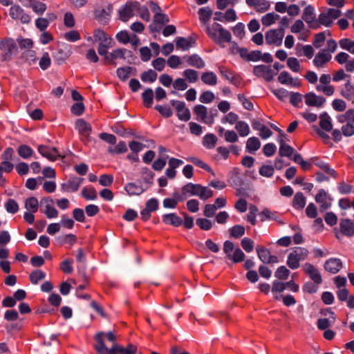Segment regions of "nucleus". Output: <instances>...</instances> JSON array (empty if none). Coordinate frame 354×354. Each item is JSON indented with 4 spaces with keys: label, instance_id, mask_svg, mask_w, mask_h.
Segmentation results:
<instances>
[{
    "label": "nucleus",
    "instance_id": "42",
    "mask_svg": "<svg viewBox=\"0 0 354 354\" xmlns=\"http://www.w3.org/2000/svg\"><path fill=\"white\" fill-rule=\"evenodd\" d=\"M203 82L209 86H215L217 84V76L213 72H205L201 75Z\"/></svg>",
    "mask_w": 354,
    "mask_h": 354
},
{
    "label": "nucleus",
    "instance_id": "35",
    "mask_svg": "<svg viewBox=\"0 0 354 354\" xmlns=\"http://www.w3.org/2000/svg\"><path fill=\"white\" fill-rule=\"evenodd\" d=\"M292 207L297 209H302L306 205V198L302 192H297L294 196Z\"/></svg>",
    "mask_w": 354,
    "mask_h": 354
},
{
    "label": "nucleus",
    "instance_id": "43",
    "mask_svg": "<svg viewBox=\"0 0 354 354\" xmlns=\"http://www.w3.org/2000/svg\"><path fill=\"white\" fill-rule=\"evenodd\" d=\"M24 207L27 211L37 212L39 208V202L37 198L33 196L28 198L25 201Z\"/></svg>",
    "mask_w": 354,
    "mask_h": 354
},
{
    "label": "nucleus",
    "instance_id": "55",
    "mask_svg": "<svg viewBox=\"0 0 354 354\" xmlns=\"http://www.w3.org/2000/svg\"><path fill=\"white\" fill-rule=\"evenodd\" d=\"M157 76V73L154 71L150 69L142 74L141 80L145 82H147L152 83L156 81Z\"/></svg>",
    "mask_w": 354,
    "mask_h": 354
},
{
    "label": "nucleus",
    "instance_id": "30",
    "mask_svg": "<svg viewBox=\"0 0 354 354\" xmlns=\"http://www.w3.org/2000/svg\"><path fill=\"white\" fill-rule=\"evenodd\" d=\"M311 162L313 164L316 165L317 167H319L321 169L326 172L328 174H329L330 176L335 178L336 173L334 171V169L330 168L328 164L323 162L322 160H319L317 158H313L311 159Z\"/></svg>",
    "mask_w": 354,
    "mask_h": 354
},
{
    "label": "nucleus",
    "instance_id": "1",
    "mask_svg": "<svg viewBox=\"0 0 354 354\" xmlns=\"http://www.w3.org/2000/svg\"><path fill=\"white\" fill-rule=\"evenodd\" d=\"M103 333H100L96 336L97 343L95 348L98 354H136L137 348L133 344H129L124 348L118 344H114L111 348L109 349L105 346L103 341Z\"/></svg>",
    "mask_w": 354,
    "mask_h": 354
},
{
    "label": "nucleus",
    "instance_id": "33",
    "mask_svg": "<svg viewBox=\"0 0 354 354\" xmlns=\"http://www.w3.org/2000/svg\"><path fill=\"white\" fill-rule=\"evenodd\" d=\"M246 150L250 153H254L261 147V142L257 137H251L248 139L246 142Z\"/></svg>",
    "mask_w": 354,
    "mask_h": 354
},
{
    "label": "nucleus",
    "instance_id": "60",
    "mask_svg": "<svg viewBox=\"0 0 354 354\" xmlns=\"http://www.w3.org/2000/svg\"><path fill=\"white\" fill-rule=\"evenodd\" d=\"M289 274V270L284 266L279 267L274 273L275 277H277L279 279L283 280L288 279Z\"/></svg>",
    "mask_w": 354,
    "mask_h": 354
},
{
    "label": "nucleus",
    "instance_id": "46",
    "mask_svg": "<svg viewBox=\"0 0 354 354\" xmlns=\"http://www.w3.org/2000/svg\"><path fill=\"white\" fill-rule=\"evenodd\" d=\"M339 44L341 48L354 55V41L348 38H344L339 41Z\"/></svg>",
    "mask_w": 354,
    "mask_h": 354
},
{
    "label": "nucleus",
    "instance_id": "15",
    "mask_svg": "<svg viewBox=\"0 0 354 354\" xmlns=\"http://www.w3.org/2000/svg\"><path fill=\"white\" fill-rule=\"evenodd\" d=\"M39 153L44 158L48 159L50 161L56 160L60 154L55 147H50L46 145H39L38 146Z\"/></svg>",
    "mask_w": 354,
    "mask_h": 354
},
{
    "label": "nucleus",
    "instance_id": "64",
    "mask_svg": "<svg viewBox=\"0 0 354 354\" xmlns=\"http://www.w3.org/2000/svg\"><path fill=\"white\" fill-rule=\"evenodd\" d=\"M230 235L234 238H239L245 234V227L240 225H236L230 230Z\"/></svg>",
    "mask_w": 354,
    "mask_h": 354
},
{
    "label": "nucleus",
    "instance_id": "62",
    "mask_svg": "<svg viewBox=\"0 0 354 354\" xmlns=\"http://www.w3.org/2000/svg\"><path fill=\"white\" fill-rule=\"evenodd\" d=\"M224 139L227 142L234 143L239 140V136L234 131L226 130L224 132Z\"/></svg>",
    "mask_w": 354,
    "mask_h": 354
},
{
    "label": "nucleus",
    "instance_id": "57",
    "mask_svg": "<svg viewBox=\"0 0 354 354\" xmlns=\"http://www.w3.org/2000/svg\"><path fill=\"white\" fill-rule=\"evenodd\" d=\"M295 149L288 144L279 146V153L281 156L291 157L294 154Z\"/></svg>",
    "mask_w": 354,
    "mask_h": 354
},
{
    "label": "nucleus",
    "instance_id": "36",
    "mask_svg": "<svg viewBox=\"0 0 354 354\" xmlns=\"http://www.w3.org/2000/svg\"><path fill=\"white\" fill-rule=\"evenodd\" d=\"M217 138L214 133H207L203 138V145L208 149L215 147L217 143Z\"/></svg>",
    "mask_w": 354,
    "mask_h": 354
},
{
    "label": "nucleus",
    "instance_id": "22",
    "mask_svg": "<svg viewBox=\"0 0 354 354\" xmlns=\"http://www.w3.org/2000/svg\"><path fill=\"white\" fill-rule=\"evenodd\" d=\"M342 267L340 259L337 258H331L327 260L324 264V268L326 271L335 274L338 272Z\"/></svg>",
    "mask_w": 354,
    "mask_h": 354
},
{
    "label": "nucleus",
    "instance_id": "31",
    "mask_svg": "<svg viewBox=\"0 0 354 354\" xmlns=\"http://www.w3.org/2000/svg\"><path fill=\"white\" fill-rule=\"evenodd\" d=\"M162 221L166 224L178 227L183 223L182 219L175 214H167L162 216Z\"/></svg>",
    "mask_w": 354,
    "mask_h": 354
},
{
    "label": "nucleus",
    "instance_id": "48",
    "mask_svg": "<svg viewBox=\"0 0 354 354\" xmlns=\"http://www.w3.org/2000/svg\"><path fill=\"white\" fill-rule=\"evenodd\" d=\"M176 46L178 49L183 50H187L192 46V42L190 40L184 37H178L176 40Z\"/></svg>",
    "mask_w": 354,
    "mask_h": 354
},
{
    "label": "nucleus",
    "instance_id": "49",
    "mask_svg": "<svg viewBox=\"0 0 354 354\" xmlns=\"http://www.w3.org/2000/svg\"><path fill=\"white\" fill-rule=\"evenodd\" d=\"M187 160L189 161H190L191 162H192L196 166L201 167V168L210 172L213 175H214V173L212 171V169L201 159L196 158V157H191V158H189Z\"/></svg>",
    "mask_w": 354,
    "mask_h": 354
},
{
    "label": "nucleus",
    "instance_id": "54",
    "mask_svg": "<svg viewBox=\"0 0 354 354\" xmlns=\"http://www.w3.org/2000/svg\"><path fill=\"white\" fill-rule=\"evenodd\" d=\"M239 115L234 112H230L227 115H224L221 118V122L223 124H230L231 125L235 124L238 122Z\"/></svg>",
    "mask_w": 354,
    "mask_h": 354
},
{
    "label": "nucleus",
    "instance_id": "17",
    "mask_svg": "<svg viewBox=\"0 0 354 354\" xmlns=\"http://www.w3.org/2000/svg\"><path fill=\"white\" fill-rule=\"evenodd\" d=\"M245 3L258 12H264L270 7V3L268 0H245Z\"/></svg>",
    "mask_w": 354,
    "mask_h": 354
},
{
    "label": "nucleus",
    "instance_id": "58",
    "mask_svg": "<svg viewBox=\"0 0 354 354\" xmlns=\"http://www.w3.org/2000/svg\"><path fill=\"white\" fill-rule=\"evenodd\" d=\"M183 75L190 83H194L198 79V72L193 69H186L183 72Z\"/></svg>",
    "mask_w": 354,
    "mask_h": 354
},
{
    "label": "nucleus",
    "instance_id": "50",
    "mask_svg": "<svg viewBox=\"0 0 354 354\" xmlns=\"http://www.w3.org/2000/svg\"><path fill=\"white\" fill-rule=\"evenodd\" d=\"M132 71H133V68L129 67V66L119 68L117 70V74H118V77L121 80L124 81L130 77Z\"/></svg>",
    "mask_w": 354,
    "mask_h": 354
},
{
    "label": "nucleus",
    "instance_id": "2",
    "mask_svg": "<svg viewBox=\"0 0 354 354\" xmlns=\"http://www.w3.org/2000/svg\"><path fill=\"white\" fill-rule=\"evenodd\" d=\"M206 32L211 39L223 48L225 42H230L232 39L230 32L218 23L207 26Z\"/></svg>",
    "mask_w": 354,
    "mask_h": 354
},
{
    "label": "nucleus",
    "instance_id": "11",
    "mask_svg": "<svg viewBox=\"0 0 354 354\" xmlns=\"http://www.w3.org/2000/svg\"><path fill=\"white\" fill-rule=\"evenodd\" d=\"M75 126L81 137V140L82 141H88L92 131L90 124L83 119H77Z\"/></svg>",
    "mask_w": 354,
    "mask_h": 354
},
{
    "label": "nucleus",
    "instance_id": "41",
    "mask_svg": "<svg viewBox=\"0 0 354 354\" xmlns=\"http://www.w3.org/2000/svg\"><path fill=\"white\" fill-rule=\"evenodd\" d=\"M235 129L241 137H245L249 135L250 130L248 123L245 121H238L235 124Z\"/></svg>",
    "mask_w": 354,
    "mask_h": 354
},
{
    "label": "nucleus",
    "instance_id": "19",
    "mask_svg": "<svg viewBox=\"0 0 354 354\" xmlns=\"http://www.w3.org/2000/svg\"><path fill=\"white\" fill-rule=\"evenodd\" d=\"M277 80L281 84L292 87H299L300 86L299 80L297 79H294L287 71L281 72L279 75Z\"/></svg>",
    "mask_w": 354,
    "mask_h": 354
},
{
    "label": "nucleus",
    "instance_id": "32",
    "mask_svg": "<svg viewBox=\"0 0 354 354\" xmlns=\"http://www.w3.org/2000/svg\"><path fill=\"white\" fill-rule=\"evenodd\" d=\"M198 184L187 183L182 187L181 193L180 195H183L185 197V200L191 196H196Z\"/></svg>",
    "mask_w": 354,
    "mask_h": 354
},
{
    "label": "nucleus",
    "instance_id": "38",
    "mask_svg": "<svg viewBox=\"0 0 354 354\" xmlns=\"http://www.w3.org/2000/svg\"><path fill=\"white\" fill-rule=\"evenodd\" d=\"M337 119L340 123L354 124V109H348L344 113L337 115Z\"/></svg>",
    "mask_w": 354,
    "mask_h": 354
},
{
    "label": "nucleus",
    "instance_id": "61",
    "mask_svg": "<svg viewBox=\"0 0 354 354\" xmlns=\"http://www.w3.org/2000/svg\"><path fill=\"white\" fill-rule=\"evenodd\" d=\"M287 65L288 68L295 73H298L300 71L301 66L299 62L295 57H289L287 59Z\"/></svg>",
    "mask_w": 354,
    "mask_h": 354
},
{
    "label": "nucleus",
    "instance_id": "40",
    "mask_svg": "<svg viewBox=\"0 0 354 354\" xmlns=\"http://www.w3.org/2000/svg\"><path fill=\"white\" fill-rule=\"evenodd\" d=\"M280 19V16L274 12H269L263 15L261 18V23L264 26H270Z\"/></svg>",
    "mask_w": 354,
    "mask_h": 354
},
{
    "label": "nucleus",
    "instance_id": "59",
    "mask_svg": "<svg viewBox=\"0 0 354 354\" xmlns=\"http://www.w3.org/2000/svg\"><path fill=\"white\" fill-rule=\"evenodd\" d=\"M127 151V145L124 141H120L114 147H110L109 149V152L111 153H122Z\"/></svg>",
    "mask_w": 354,
    "mask_h": 354
},
{
    "label": "nucleus",
    "instance_id": "45",
    "mask_svg": "<svg viewBox=\"0 0 354 354\" xmlns=\"http://www.w3.org/2000/svg\"><path fill=\"white\" fill-rule=\"evenodd\" d=\"M17 153L22 158L28 159L32 156L34 151L30 147L26 145H21L18 147Z\"/></svg>",
    "mask_w": 354,
    "mask_h": 354
},
{
    "label": "nucleus",
    "instance_id": "9",
    "mask_svg": "<svg viewBox=\"0 0 354 354\" xmlns=\"http://www.w3.org/2000/svg\"><path fill=\"white\" fill-rule=\"evenodd\" d=\"M9 15L12 19L19 20L22 24H29L31 20L30 16L26 13L20 6L17 4L11 6Z\"/></svg>",
    "mask_w": 354,
    "mask_h": 354
},
{
    "label": "nucleus",
    "instance_id": "14",
    "mask_svg": "<svg viewBox=\"0 0 354 354\" xmlns=\"http://www.w3.org/2000/svg\"><path fill=\"white\" fill-rule=\"evenodd\" d=\"M303 270L307 274L309 277L314 281L317 285L322 283V275L317 268L310 263H306L303 267Z\"/></svg>",
    "mask_w": 354,
    "mask_h": 354
},
{
    "label": "nucleus",
    "instance_id": "10",
    "mask_svg": "<svg viewBox=\"0 0 354 354\" xmlns=\"http://www.w3.org/2000/svg\"><path fill=\"white\" fill-rule=\"evenodd\" d=\"M42 206V212L48 218H55L58 216L59 212L54 207V201L49 198H42L40 201Z\"/></svg>",
    "mask_w": 354,
    "mask_h": 354
},
{
    "label": "nucleus",
    "instance_id": "25",
    "mask_svg": "<svg viewBox=\"0 0 354 354\" xmlns=\"http://www.w3.org/2000/svg\"><path fill=\"white\" fill-rule=\"evenodd\" d=\"M339 227L342 234L346 236H352L354 234V223L350 219L342 220Z\"/></svg>",
    "mask_w": 354,
    "mask_h": 354
},
{
    "label": "nucleus",
    "instance_id": "6",
    "mask_svg": "<svg viewBox=\"0 0 354 354\" xmlns=\"http://www.w3.org/2000/svg\"><path fill=\"white\" fill-rule=\"evenodd\" d=\"M0 50L3 61L9 60L13 53L17 51V46L12 39H6L0 41Z\"/></svg>",
    "mask_w": 354,
    "mask_h": 354
},
{
    "label": "nucleus",
    "instance_id": "24",
    "mask_svg": "<svg viewBox=\"0 0 354 354\" xmlns=\"http://www.w3.org/2000/svg\"><path fill=\"white\" fill-rule=\"evenodd\" d=\"M83 179L81 178L74 177L68 180L66 183L62 184L63 190L66 192H74L78 190Z\"/></svg>",
    "mask_w": 354,
    "mask_h": 354
},
{
    "label": "nucleus",
    "instance_id": "23",
    "mask_svg": "<svg viewBox=\"0 0 354 354\" xmlns=\"http://www.w3.org/2000/svg\"><path fill=\"white\" fill-rule=\"evenodd\" d=\"M315 201L320 205V209L322 211L328 209L331 203L328 201V197L326 192L324 189H320L315 196Z\"/></svg>",
    "mask_w": 354,
    "mask_h": 354
},
{
    "label": "nucleus",
    "instance_id": "18",
    "mask_svg": "<svg viewBox=\"0 0 354 354\" xmlns=\"http://www.w3.org/2000/svg\"><path fill=\"white\" fill-rule=\"evenodd\" d=\"M257 252L259 259L265 263L278 262V258L271 255L270 250L266 248H257Z\"/></svg>",
    "mask_w": 354,
    "mask_h": 354
},
{
    "label": "nucleus",
    "instance_id": "4",
    "mask_svg": "<svg viewBox=\"0 0 354 354\" xmlns=\"http://www.w3.org/2000/svg\"><path fill=\"white\" fill-rule=\"evenodd\" d=\"M223 252L226 258L232 260L233 263L241 262L245 259V254L239 248H234V243L230 241H225L223 243Z\"/></svg>",
    "mask_w": 354,
    "mask_h": 354
},
{
    "label": "nucleus",
    "instance_id": "29",
    "mask_svg": "<svg viewBox=\"0 0 354 354\" xmlns=\"http://www.w3.org/2000/svg\"><path fill=\"white\" fill-rule=\"evenodd\" d=\"M340 94L347 100H353L354 99V86L350 81L344 84V87L340 91Z\"/></svg>",
    "mask_w": 354,
    "mask_h": 354
},
{
    "label": "nucleus",
    "instance_id": "47",
    "mask_svg": "<svg viewBox=\"0 0 354 354\" xmlns=\"http://www.w3.org/2000/svg\"><path fill=\"white\" fill-rule=\"evenodd\" d=\"M46 277V274L41 270H36L32 272L29 275V279L32 284H37L39 281Z\"/></svg>",
    "mask_w": 354,
    "mask_h": 354
},
{
    "label": "nucleus",
    "instance_id": "53",
    "mask_svg": "<svg viewBox=\"0 0 354 354\" xmlns=\"http://www.w3.org/2000/svg\"><path fill=\"white\" fill-rule=\"evenodd\" d=\"M5 208L8 213L14 214L19 211V205L14 199L10 198L5 203Z\"/></svg>",
    "mask_w": 354,
    "mask_h": 354
},
{
    "label": "nucleus",
    "instance_id": "52",
    "mask_svg": "<svg viewBox=\"0 0 354 354\" xmlns=\"http://www.w3.org/2000/svg\"><path fill=\"white\" fill-rule=\"evenodd\" d=\"M82 194L86 200H95L97 198V192L93 187H84L82 190Z\"/></svg>",
    "mask_w": 354,
    "mask_h": 354
},
{
    "label": "nucleus",
    "instance_id": "8",
    "mask_svg": "<svg viewBox=\"0 0 354 354\" xmlns=\"http://www.w3.org/2000/svg\"><path fill=\"white\" fill-rule=\"evenodd\" d=\"M283 37L284 31L282 30L271 29L265 34L266 44L276 46L281 45Z\"/></svg>",
    "mask_w": 354,
    "mask_h": 354
},
{
    "label": "nucleus",
    "instance_id": "27",
    "mask_svg": "<svg viewBox=\"0 0 354 354\" xmlns=\"http://www.w3.org/2000/svg\"><path fill=\"white\" fill-rule=\"evenodd\" d=\"M185 197L180 195V193L175 192L173 194V198H167L163 201V206L165 208L174 209L177 206L178 202L183 201Z\"/></svg>",
    "mask_w": 354,
    "mask_h": 354
},
{
    "label": "nucleus",
    "instance_id": "16",
    "mask_svg": "<svg viewBox=\"0 0 354 354\" xmlns=\"http://www.w3.org/2000/svg\"><path fill=\"white\" fill-rule=\"evenodd\" d=\"M331 55L326 50H321L313 59V64L317 68L324 67L330 59Z\"/></svg>",
    "mask_w": 354,
    "mask_h": 354
},
{
    "label": "nucleus",
    "instance_id": "3",
    "mask_svg": "<svg viewBox=\"0 0 354 354\" xmlns=\"http://www.w3.org/2000/svg\"><path fill=\"white\" fill-rule=\"evenodd\" d=\"M308 250L302 247L294 248L288 254L286 264L292 270L300 267V262L306 259Z\"/></svg>",
    "mask_w": 354,
    "mask_h": 354
},
{
    "label": "nucleus",
    "instance_id": "5",
    "mask_svg": "<svg viewBox=\"0 0 354 354\" xmlns=\"http://www.w3.org/2000/svg\"><path fill=\"white\" fill-rule=\"evenodd\" d=\"M194 113L196 114L198 119L203 122L212 125L214 121V117L216 115V111L214 110L208 112L206 106L198 104L193 109Z\"/></svg>",
    "mask_w": 354,
    "mask_h": 354
},
{
    "label": "nucleus",
    "instance_id": "20",
    "mask_svg": "<svg viewBox=\"0 0 354 354\" xmlns=\"http://www.w3.org/2000/svg\"><path fill=\"white\" fill-rule=\"evenodd\" d=\"M301 18L309 26H313L317 21L315 8L310 5L307 6L304 9Z\"/></svg>",
    "mask_w": 354,
    "mask_h": 354
},
{
    "label": "nucleus",
    "instance_id": "28",
    "mask_svg": "<svg viewBox=\"0 0 354 354\" xmlns=\"http://www.w3.org/2000/svg\"><path fill=\"white\" fill-rule=\"evenodd\" d=\"M183 59H185L188 65L196 68H203L205 65L202 58L196 54L184 57Z\"/></svg>",
    "mask_w": 354,
    "mask_h": 354
},
{
    "label": "nucleus",
    "instance_id": "34",
    "mask_svg": "<svg viewBox=\"0 0 354 354\" xmlns=\"http://www.w3.org/2000/svg\"><path fill=\"white\" fill-rule=\"evenodd\" d=\"M319 119L320 127L326 131H330L333 128L330 117L326 113H324L321 114Z\"/></svg>",
    "mask_w": 354,
    "mask_h": 354
},
{
    "label": "nucleus",
    "instance_id": "21",
    "mask_svg": "<svg viewBox=\"0 0 354 354\" xmlns=\"http://www.w3.org/2000/svg\"><path fill=\"white\" fill-rule=\"evenodd\" d=\"M325 102L326 100L323 97L317 95L312 92L305 95V102L308 106L319 107L322 106Z\"/></svg>",
    "mask_w": 354,
    "mask_h": 354
},
{
    "label": "nucleus",
    "instance_id": "12",
    "mask_svg": "<svg viewBox=\"0 0 354 354\" xmlns=\"http://www.w3.org/2000/svg\"><path fill=\"white\" fill-rule=\"evenodd\" d=\"M171 104L176 108L177 116L179 120L185 122L190 120V111L189 109L185 106V102L177 100H171Z\"/></svg>",
    "mask_w": 354,
    "mask_h": 354
},
{
    "label": "nucleus",
    "instance_id": "63",
    "mask_svg": "<svg viewBox=\"0 0 354 354\" xmlns=\"http://www.w3.org/2000/svg\"><path fill=\"white\" fill-rule=\"evenodd\" d=\"M274 172V167L272 165H264L259 169V174L264 177L270 178L273 176Z\"/></svg>",
    "mask_w": 354,
    "mask_h": 354
},
{
    "label": "nucleus",
    "instance_id": "39",
    "mask_svg": "<svg viewBox=\"0 0 354 354\" xmlns=\"http://www.w3.org/2000/svg\"><path fill=\"white\" fill-rule=\"evenodd\" d=\"M213 192L207 187H203L198 184L196 196H198L201 200L206 201L212 197Z\"/></svg>",
    "mask_w": 354,
    "mask_h": 354
},
{
    "label": "nucleus",
    "instance_id": "56",
    "mask_svg": "<svg viewBox=\"0 0 354 354\" xmlns=\"http://www.w3.org/2000/svg\"><path fill=\"white\" fill-rule=\"evenodd\" d=\"M198 15L201 21L206 24L212 16V11L208 8H202L199 9Z\"/></svg>",
    "mask_w": 354,
    "mask_h": 354
},
{
    "label": "nucleus",
    "instance_id": "13",
    "mask_svg": "<svg viewBox=\"0 0 354 354\" xmlns=\"http://www.w3.org/2000/svg\"><path fill=\"white\" fill-rule=\"evenodd\" d=\"M138 6L139 3L136 1L127 3L125 6L119 10L120 19L123 21H128L133 16V11L136 8H138Z\"/></svg>",
    "mask_w": 354,
    "mask_h": 354
},
{
    "label": "nucleus",
    "instance_id": "26",
    "mask_svg": "<svg viewBox=\"0 0 354 354\" xmlns=\"http://www.w3.org/2000/svg\"><path fill=\"white\" fill-rule=\"evenodd\" d=\"M326 311L328 313L329 317L328 318L319 319L317 321V327L320 330H326L330 326L333 324L335 321L336 317L335 313L328 309H327Z\"/></svg>",
    "mask_w": 354,
    "mask_h": 354
},
{
    "label": "nucleus",
    "instance_id": "37",
    "mask_svg": "<svg viewBox=\"0 0 354 354\" xmlns=\"http://www.w3.org/2000/svg\"><path fill=\"white\" fill-rule=\"evenodd\" d=\"M124 189L130 196L140 195L144 192V189L141 185L133 183H127L125 185Z\"/></svg>",
    "mask_w": 354,
    "mask_h": 354
},
{
    "label": "nucleus",
    "instance_id": "44",
    "mask_svg": "<svg viewBox=\"0 0 354 354\" xmlns=\"http://www.w3.org/2000/svg\"><path fill=\"white\" fill-rule=\"evenodd\" d=\"M126 50L123 48H118L114 50L112 53L105 57V59L109 63H113L117 59L124 57Z\"/></svg>",
    "mask_w": 354,
    "mask_h": 354
},
{
    "label": "nucleus",
    "instance_id": "7",
    "mask_svg": "<svg viewBox=\"0 0 354 354\" xmlns=\"http://www.w3.org/2000/svg\"><path fill=\"white\" fill-rule=\"evenodd\" d=\"M253 73L258 77L263 78L266 82H271L276 75V72L271 66L261 64L255 66Z\"/></svg>",
    "mask_w": 354,
    "mask_h": 354
},
{
    "label": "nucleus",
    "instance_id": "51",
    "mask_svg": "<svg viewBox=\"0 0 354 354\" xmlns=\"http://www.w3.org/2000/svg\"><path fill=\"white\" fill-rule=\"evenodd\" d=\"M142 97V100H143L145 105L147 107L151 106L153 103V92L152 89L147 88V90H145L143 92Z\"/></svg>",
    "mask_w": 354,
    "mask_h": 354
}]
</instances>
